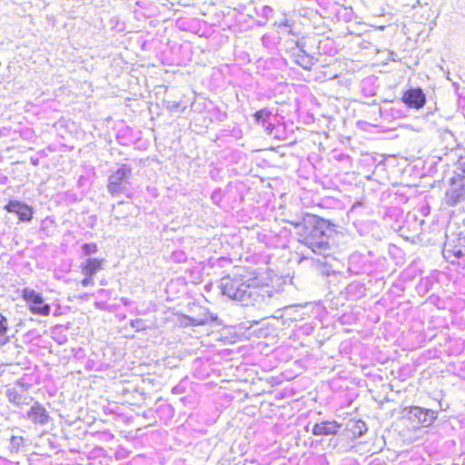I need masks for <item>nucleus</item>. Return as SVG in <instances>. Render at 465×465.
<instances>
[{
	"mask_svg": "<svg viewBox=\"0 0 465 465\" xmlns=\"http://www.w3.org/2000/svg\"><path fill=\"white\" fill-rule=\"evenodd\" d=\"M231 265V260L223 255L211 256L205 262V273L220 277L210 280L205 284V292L211 291L214 285L222 295L240 302L242 306H252L262 309L272 298L273 292L268 285L258 284L257 279L243 281L224 275L225 268Z\"/></svg>",
	"mask_w": 465,
	"mask_h": 465,
	"instance_id": "1",
	"label": "nucleus"
},
{
	"mask_svg": "<svg viewBox=\"0 0 465 465\" xmlns=\"http://www.w3.org/2000/svg\"><path fill=\"white\" fill-rule=\"evenodd\" d=\"M296 228L302 226L299 232V242L312 253L323 259L331 258L334 244L331 242L330 223L322 217L305 213L302 221L292 223Z\"/></svg>",
	"mask_w": 465,
	"mask_h": 465,
	"instance_id": "2",
	"label": "nucleus"
},
{
	"mask_svg": "<svg viewBox=\"0 0 465 465\" xmlns=\"http://www.w3.org/2000/svg\"><path fill=\"white\" fill-rule=\"evenodd\" d=\"M204 322L205 337L208 339V341H205V345L208 343L209 346H214L215 341L225 342L228 340L227 335L223 333L225 324L217 314L205 309Z\"/></svg>",
	"mask_w": 465,
	"mask_h": 465,
	"instance_id": "3",
	"label": "nucleus"
},
{
	"mask_svg": "<svg viewBox=\"0 0 465 465\" xmlns=\"http://www.w3.org/2000/svg\"><path fill=\"white\" fill-rule=\"evenodd\" d=\"M465 203V175L454 174L447 188L442 204L448 207L459 206Z\"/></svg>",
	"mask_w": 465,
	"mask_h": 465,
	"instance_id": "4",
	"label": "nucleus"
},
{
	"mask_svg": "<svg viewBox=\"0 0 465 465\" xmlns=\"http://www.w3.org/2000/svg\"><path fill=\"white\" fill-rule=\"evenodd\" d=\"M22 299L25 302L31 313L41 316L50 314V305L45 302L43 295L34 289L24 288L21 293Z\"/></svg>",
	"mask_w": 465,
	"mask_h": 465,
	"instance_id": "5",
	"label": "nucleus"
},
{
	"mask_svg": "<svg viewBox=\"0 0 465 465\" xmlns=\"http://www.w3.org/2000/svg\"><path fill=\"white\" fill-rule=\"evenodd\" d=\"M104 260L103 258H88L80 265L81 272L84 276L81 284L84 287L94 284V276L103 270Z\"/></svg>",
	"mask_w": 465,
	"mask_h": 465,
	"instance_id": "6",
	"label": "nucleus"
},
{
	"mask_svg": "<svg viewBox=\"0 0 465 465\" xmlns=\"http://www.w3.org/2000/svg\"><path fill=\"white\" fill-rule=\"evenodd\" d=\"M130 173V169L127 166L123 165L110 175L107 190L111 195L114 196L123 193L124 184L127 183Z\"/></svg>",
	"mask_w": 465,
	"mask_h": 465,
	"instance_id": "7",
	"label": "nucleus"
},
{
	"mask_svg": "<svg viewBox=\"0 0 465 465\" xmlns=\"http://www.w3.org/2000/svg\"><path fill=\"white\" fill-rule=\"evenodd\" d=\"M401 101L409 108L420 110L426 104V95L420 87H410L403 92Z\"/></svg>",
	"mask_w": 465,
	"mask_h": 465,
	"instance_id": "8",
	"label": "nucleus"
},
{
	"mask_svg": "<svg viewBox=\"0 0 465 465\" xmlns=\"http://www.w3.org/2000/svg\"><path fill=\"white\" fill-rule=\"evenodd\" d=\"M409 414L411 419L416 420L421 427H430L438 417V411L419 406L411 407Z\"/></svg>",
	"mask_w": 465,
	"mask_h": 465,
	"instance_id": "9",
	"label": "nucleus"
},
{
	"mask_svg": "<svg viewBox=\"0 0 465 465\" xmlns=\"http://www.w3.org/2000/svg\"><path fill=\"white\" fill-rule=\"evenodd\" d=\"M5 210L18 215L21 222H30L33 219L34 209L19 201H10L5 205Z\"/></svg>",
	"mask_w": 465,
	"mask_h": 465,
	"instance_id": "10",
	"label": "nucleus"
},
{
	"mask_svg": "<svg viewBox=\"0 0 465 465\" xmlns=\"http://www.w3.org/2000/svg\"><path fill=\"white\" fill-rule=\"evenodd\" d=\"M341 424L336 421H322L317 422L312 426V433L314 436H330L336 435L341 429Z\"/></svg>",
	"mask_w": 465,
	"mask_h": 465,
	"instance_id": "11",
	"label": "nucleus"
},
{
	"mask_svg": "<svg viewBox=\"0 0 465 465\" xmlns=\"http://www.w3.org/2000/svg\"><path fill=\"white\" fill-rule=\"evenodd\" d=\"M367 431V425L361 420H350L344 429V434L349 439H357L364 435Z\"/></svg>",
	"mask_w": 465,
	"mask_h": 465,
	"instance_id": "12",
	"label": "nucleus"
},
{
	"mask_svg": "<svg viewBox=\"0 0 465 465\" xmlns=\"http://www.w3.org/2000/svg\"><path fill=\"white\" fill-rule=\"evenodd\" d=\"M366 259L364 255L360 252H353L349 256L348 259V272L351 274L363 273L366 270Z\"/></svg>",
	"mask_w": 465,
	"mask_h": 465,
	"instance_id": "13",
	"label": "nucleus"
},
{
	"mask_svg": "<svg viewBox=\"0 0 465 465\" xmlns=\"http://www.w3.org/2000/svg\"><path fill=\"white\" fill-rule=\"evenodd\" d=\"M272 116V111L266 107L257 111L253 114L254 121L257 124H261L262 125V127L265 129V131L267 132V134H272V132L274 128V125L271 121Z\"/></svg>",
	"mask_w": 465,
	"mask_h": 465,
	"instance_id": "14",
	"label": "nucleus"
},
{
	"mask_svg": "<svg viewBox=\"0 0 465 465\" xmlns=\"http://www.w3.org/2000/svg\"><path fill=\"white\" fill-rule=\"evenodd\" d=\"M27 416L31 419L34 423H45L49 419L46 409L39 402H35L30 411L27 412Z\"/></svg>",
	"mask_w": 465,
	"mask_h": 465,
	"instance_id": "15",
	"label": "nucleus"
},
{
	"mask_svg": "<svg viewBox=\"0 0 465 465\" xmlns=\"http://www.w3.org/2000/svg\"><path fill=\"white\" fill-rule=\"evenodd\" d=\"M205 118H208L211 122H223L227 118L225 112H223L217 105L212 101L205 99Z\"/></svg>",
	"mask_w": 465,
	"mask_h": 465,
	"instance_id": "16",
	"label": "nucleus"
},
{
	"mask_svg": "<svg viewBox=\"0 0 465 465\" xmlns=\"http://www.w3.org/2000/svg\"><path fill=\"white\" fill-rule=\"evenodd\" d=\"M292 57L295 64H297L305 70H311L312 67L318 62L317 58L309 54L307 52L292 53Z\"/></svg>",
	"mask_w": 465,
	"mask_h": 465,
	"instance_id": "17",
	"label": "nucleus"
},
{
	"mask_svg": "<svg viewBox=\"0 0 465 465\" xmlns=\"http://www.w3.org/2000/svg\"><path fill=\"white\" fill-rule=\"evenodd\" d=\"M11 325L8 318L0 312V348L11 341Z\"/></svg>",
	"mask_w": 465,
	"mask_h": 465,
	"instance_id": "18",
	"label": "nucleus"
},
{
	"mask_svg": "<svg viewBox=\"0 0 465 465\" xmlns=\"http://www.w3.org/2000/svg\"><path fill=\"white\" fill-rule=\"evenodd\" d=\"M446 251L451 252L452 254L458 259L465 257V233H460L457 239V244L453 247V249H448Z\"/></svg>",
	"mask_w": 465,
	"mask_h": 465,
	"instance_id": "19",
	"label": "nucleus"
},
{
	"mask_svg": "<svg viewBox=\"0 0 465 465\" xmlns=\"http://www.w3.org/2000/svg\"><path fill=\"white\" fill-rule=\"evenodd\" d=\"M401 215V211L400 208L398 207H391V208H386L384 213H383V219H388V218H398V216Z\"/></svg>",
	"mask_w": 465,
	"mask_h": 465,
	"instance_id": "20",
	"label": "nucleus"
},
{
	"mask_svg": "<svg viewBox=\"0 0 465 465\" xmlns=\"http://www.w3.org/2000/svg\"><path fill=\"white\" fill-rule=\"evenodd\" d=\"M82 249L85 256H90L98 252V246L95 242L84 243Z\"/></svg>",
	"mask_w": 465,
	"mask_h": 465,
	"instance_id": "21",
	"label": "nucleus"
},
{
	"mask_svg": "<svg viewBox=\"0 0 465 465\" xmlns=\"http://www.w3.org/2000/svg\"><path fill=\"white\" fill-rule=\"evenodd\" d=\"M317 262L322 263L323 266L322 268V273L326 276H330L331 274H334L335 271L331 269V266L328 264V259H323L322 261L320 258H317Z\"/></svg>",
	"mask_w": 465,
	"mask_h": 465,
	"instance_id": "22",
	"label": "nucleus"
},
{
	"mask_svg": "<svg viewBox=\"0 0 465 465\" xmlns=\"http://www.w3.org/2000/svg\"><path fill=\"white\" fill-rule=\"evenodd\" d=\"M371 82H372L371 78H368V79H365L362 81V92L364 93L365 95L374 96L377 94V90L375 87H371L369 90L366 88V85L369 84H371Z\"/></svg>",
	"mask_w": 465,
	"mask_h": 465,
	"instance_id": "23",
	"label": "nucleus"
},
{
	"mask_svg": "<svg viewBox=\"0 0 465 465\" xmlns=\"http://www.w3.org/2000/svg\"><path fill=\"white\" fill-rule=\"evenodd\" d=\"M294 46L291 47V53H304L307 52L305 50V41L303 39L292 42Z\"/></svg>",
	"mask_w": 465,
	"mask_h": 465,
	"instance_id": "24",
	"label": "nucleus"
},
{
	"mask_svg": "<svg viewBox=\"0 0 465 465\" xmlns=\"http://www.w3.org/2000/svg\"><path fill=\"white\" fill-rule=\"evenodd\" d=\"M223 193H222L221 189H215L212 194H211V200L212 202L220 206L221 205V203L223 201Z\"/></svg>",
	"mask_w": 465,
	"mask_h": 465,
	"instance_id": "25",
	"label": "nucleus"
},
{
	"mask_svg": "<svg viewBox=\"0 0 465 465\" xmlns=\"http://www.w3.org/2000/svg\"><path fill=\"white\" fill-rule=\"evenodd\" d=\"M364 290L365 289L363 287V284H361V282H351V284L348 285L347 293L351 294L352 292H354L356 291H359L360 292H361Z\"/></svg>",
	"mask_w": 465,
	"mask_h": 465,
	"instance_id": "26",
	"label": "nucleus"
},
{
	"mask_svg": "<svg viewBox=\"0 0 465 465\" xmlns=\"http://www.w3.org/2000/svg\"><path fill=\"white\" fill-rule=\"evenodd\" d=\"M455 174H464L465 175V154L461 155L457 163V171Z\"/></svg>",
	"mask_w": 465,
	"mask_h": 465,
	"instance_id": "27",
	"label": "nucleus"
},
{
	"mask_svg": "<svg viewBox=\"0 0 465 465\" xmlns=\"http://www.w3.org/2000/svg\"><path fill=\"white\" fill-rule=\"evenodd\" d=\"M223 17V15L219 13H214V18L212 21H205V25L209 24L210 25H215L216 23H219L220 20Z\"/></svg>",
	"mask_w": 465,
	"mask_h": 465,
	"instance_id": "28",
	"label": "nucleus"
},
{
	"mask_svg": "<svg viewBox=\"0 0 465 465\" xmlns=\"http://www.w3.org/2000/svg\"><path fill=\"white\" fill-rule=\"evenodd\" d=\"M281 26H282V27H291V24L289 23L288 20H285L284 22H282L281 24Z\"/></svg>",
	"mask_w": 465,
	"mask_h": 465,
	"instance_id": "29",
	"label": "nucleus"
},
{
	"mask_svg": "<svg viewBox=\"0 0 465 465\" xmlns=\"http://www.w3.org/2000/svg\"><path fill=\"white\" fill-rule=\"evenodd\" d=\"M312 330H313V328H312V327L307 328V330H306V333H307V334H309V333H310V331H312Z\"/></svg>",
	"mask_w": 465,
	"mask_h": 465,
	"instance_id": "30",
	"label": "nucleus"
}]
</instances>
